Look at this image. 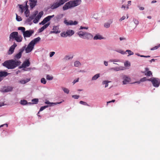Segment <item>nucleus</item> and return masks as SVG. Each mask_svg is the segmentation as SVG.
Wrapping results in <instances>:
<instances>
[{
  "mask_svg": "<svg viewBox=\"0 0 160 160\" xmlns=\"http://www.w3.org/2000/svg\"><path fill=\"white\" fill-rule=\"evenodd\" d=\"M102 38L100 35H96L93 38L94 40L101 39Z\"/></svg>",
  "mask_w": 160,
  "mask_h": 160,
  "instance_id": "473e14b6",
  "label": "nucleus"
},
{
  "mask_svg": "<svg viewBox=\"0 0 160 160\" xmlns=\"http://www.w3.org/2000/svg\"><path fill=\"white\" fill-rule=\"evenodd\" d=\"M21 63V62L19 61L11 59L5 61L2 64L8 69H12L19 65Z\"/></svg>",
  "mask_w": 160,
  "mask_h": 160,
  "instance_id": "f257e3e1",
  "label": "nucleus"
},
{
  "mask_svg": "<svg viewBox=\"0 0 160 160\" xmlns=\"http://www.w3.org/2000/svg\"><path fill=\"white\" fill-rule=\"evenodd\" d=\"M81 2V0L70 1L65 3L63 7V10L64 11L72 7L77 6L80 4Z\"/></svg>",
  "mask_w": 160,
  "mask_h": 160,
  "instance_id": "f03ea898",
  "label": "nucleus"
},
{
  "mask_svg": "<svg viewBox=\"0 0 160 160\" xmlns=\"http://www.w3.org/2000/svg\"><path fill=\"white\" fill-rule=\"evenodd\" d=\"M52 29L53 31H51L50 33H58L60 32V31H58L59 27L58 26H54Z\"/></svg>",
  "mask_w": 160,
  "mask_h": 160,
  "instance_id": "4468645a",
  "label": "nucleus"
},
{
  "mask_svg": "<svg viewBox=\"0 0 160 160\" xmlns=\"http://www.w3.org/2000/svg\"><path fill=\"white\" fill-rule=\"evenodd\" d=\"M112 22H111V23L108 22H106L104 24V27L106 28H109L110 26V24L112 23Z\"/></svg>",
  "mask_w": 160,
  "mask_h": 160,
  "instance_id": "2f4dec72",
  "label": "nucleus"
},
{
  "mask_svg": "<svg viewBox=\"0 0 160 160\" xmlns=\"http://www.w3.org/2000/svg\"><path fill=\"white\" fill-rule=\"evenodd\" d=\"M22 38L21 35H18L16 37L15 40L18 42H21L22 41Z\"/></svg>",
  "mask_w": 160,
  "mask_h": 160,
  "instance_id": "6ab92c4d",
  "label": "nucleus"
},
{
  "mask_svg": "<svg viewBox=\"0 0 160 160\" xmlns=\"http://www.w3.org/2000/svg\"><path fill=\"white\" fill-rule=\"evenodd\" d=\"M115 102V100H112L111 101H108V102H107V105H108V104L109 103H110L111 102Z\"/></svg>",
  "mask_w": 160,
  "mask_h": 160,
  "instance_id": "13d9d810",
  "label": "nucleus"
},
{
  "mask_svg": "<svg viewBox=\"0 0 160 160\" xmlns=\"http://www.w3.org/2000/svg\"><path fill=\"white\" fill-rule=\"evenodd\" d=\"M80 65V63L78 61H76L74 62V65L75 67H78Z\"/></svg>",
  "mask_w": 160,
  "mask_h": 160,
  "instance_id": "58836bf2",
  "label": "nucleus"
},
{
  "mask_svg": "<svg viewBox=\"0 0 160 160\" xmlns=\"http://www.w3.org/2000/svg\"><path fill=\"white\" fill-rule=\"evenodd\" d=\"M61 37H67V35L66 32H63L61 33L60 34Z\"/></svg>",
  "mask_w": 160,
  "mask_h": 160,
  "instance_id": "37998d69",
  "label": "nucleus"
},
{
  "mask_svg": "<svg viewBox=\"0 0 160 160\" xmlns=\"http://www.w3.org/2000/svg\"><path fill=\"white\" fill-rule=\"evenodd\" d=\"M55 52H52L50 53V57H52L55 54Z\"/></svg>",
  "mask_w": 160,
  "mask_h": 160,
  "instance_id": "6e6d98bb",
  "label": "nucleus"
},
{
  "mask_svg": "<svg viewBox=\"0 0 160 160\" xmlns=\"http://www.w3.org/2000/svg\"><path fill=\"white\" fill-rule=\"evenodd\" d=\"M124 65L126 67H130V64L127 61L124 63Z\"/></svg>",
  "mask_w": 160,
  "mask_h": 160,
  "instance_id": "3c124183",
  "label": "nucleus"
},
{
  "mask_svg": "<svg viewBox=\"0 0 160 160\" xmlns=\"http://www.w3.org/2000/svg\"><path fill=\"white\" fill-rule=\"evenodd\" d=\"M99 74H97L95 75L93 77H92V80H96L98 78L99 76Z\"/></svg>",
  "mask_w": 160,
  "mask_h": 160,
  "instance_id": "c756f323",
  "label": "nucleus"
},
{
  "mask_svg": "<svg viewBox=\"0 0 160 160\" xmlns=\"http://www.w3.org/2000/svg\"><path fill=\"white\" fill-rule=\"evenodd\" d=\"M20 103L23 105H26L28 103L27 100H21Z\"/></svg>",
  "mask_w": 160,
  "mask_h": 160,
  "instance_id": "c85d7f7f",
  "label": "nucleus"
},
{
  "mask_svg": "<svg viewBox=\"0 0 160 160\" xmlns=\"http://www.w3.org/2000/svg\"><path fill=\"white\" fill-rule=\"evenodd\" d=\"M29 4L30 9H32L36 5L37 1L36 0H29Z\"/></svg>",
  "mask_w": 160,
  "mask_h": 160,
  "instance_id": "6e6552de",
  "label": "nucleus"
},
{
  "mask_svg": "<svg viewBox=\"0 0 160 160\" xmlns=\"http://www.w3.org/2000/svg\"><path fill=\"white\" fill-rule=\"evenodd\" d=\"M20 8L21 9V13H23L24 11H25L26 9V6H23L22 5H18Z\"/></svg>",
  "mask_w": 160,
  "mask_h": 160,
  "instance_id": "b1692460",
  "label": "nucleus"
},
{
  "mask_svg": "<svg viewBox=\"0 0 160 160\" xmlns=\"http://www.w3.org/2000/svg\"><path fill=\"white\" fill-rule=\"evenodd\" d=\"M6 125L7 126V127H8V125L7 124H3V125H1V126H0V128H1V127H2L4 125Z\"/></svg>",
  "mask_w": 160,
  "mask_h": 160,
  "instance_id": "69168bd1",
  "label": "nucleus"
},
{
  "mask_svg": "<svg viewBox=\"0 0 160 160\" xmlns=\"http://www.w3.org/2000/svg\"><path fill=\"white\" fill-rule=\"evenodd\" d=\"M145 70L146 71L148 72V71H149V69L148 68H145Z\"/></svg>",
  "mask_w": 160,
  "mask_h": 160,
  "instance_id": "774afa93",
  "label": "nucleus"
},
{
  "mask_svg": "<svg viewBox=\"0 0 160 160\" xmlns=\"http://www.w3.org/2000/svg\"><path fill=\"white\" fill-rule=\"evenodd\" d=\"M148 80L151 81L153 86L155 87H158L160 84V79L158 78H152Z\"/></svg>",
  "mask_w": 160,
  "mask_h": 160,
  "instance_id": "39448f33",
  "label": "nucleus"
},
{
  "mask_svg": "<svg viewBox=\"0 0 160 160\" xmlns=\"http://www.w3.org/2000/svg\"><path fill=\"white\" fill-rule=\"evenodd\" d=\"M8 73L6 72H0V77H5L7 76Z\"/></svg>",
  "mask_w": 160,
  "mask_h": 160,
  "instance_id": "5701e85b",
  "label": "nucleus"
},
{
  "mask_svg": "<svg viewBox=\"0 0 160 160\" xmlns=\"http://www.w3.org/2000/svg\"><path fill=\"white\" fill-rule=\"evenodd\" d=\"M126 52H127L128 53L129 55H128V56H129V55H133L134 54V53L133 52L131 51V50H127L126 51Z\"/></svg>",
  "mask_w": 160,
  "mask_h": 160,
  "instance_id": "ea45409f",
  "label": "nucleus"
},
{
  "mask_svg": "<svg viewBox=\"0 0 160 160\" xmlns=\"http://www.w3.org/2000/svg\"><path fill=\"white\" fill-rule=\"evenodd\" d=\"M17 46V44L14 42L13 45L10 47L8 52L9 54H12L14 50Z\"/></svg>",
  "mask_w": 160,
  "mask_h": 160,
  "instance_id": "9d476101",
  "label": "nucleus"
},
{
  "mask_svg": "<svg viewBox=\"0 0 160 160\" xmlns=\"http://www.w3.org/2000/svg\"><path fill=\"white\" fill-rule=\"evenodd\" d=\"M33 33L34 31L32 30H29L25 31L23 32V34L24 39H26V38L30 37L32 36Z\"/></svg>",
  "mask_w": 160,
  "mask_h": 160,
  "instance_id": "423d86ee",
  "label": "nucleus"
},
{
  "mask_svg": "<svg viewBox=\"0 0 160 160\" xmlns=\"http://www.w3.org/2000/svg\"><path fill=\"white\" fill-rule=\"evenodd\" d=\"M54 15L51 16H48L46 18H45L44 19H46V22H48L51 19L54 17Z\"/></svg>",
  "mask_w": 160,
  "mask_h": 160,
  "instance_id": "a878e982",
  "label": "nucleus"
},
{
  "mask_svg": "<svg viewBox=\"0 0 160 160\" xmlns=\"http://www.w3.org/2000/svg\"><path fill=\"white\" fill-rule=\"evenodd\" d=\"M48 107V106H44L42 107L40 109L39 112L42 111L45 108H47Z\"/></svg>",
  "mask_w": 160,
  "mask_h": 160,
  "instance_id": "c03bdc74",
  "label": "nucleus"
},
{
  "mask_svg": "<svg viewBox=\"0 0 160 160\" xmlns=\"http://www.w3.org/2000/svg\"><path fill=\"white\" fill-rule=\"evenodd\" d=\"M85 32H83L82 31H80L78 33V35H79V36L81 38L83 39H85Z\"/></svg>",
  "mask_w": 160,
  "mask_h": 160,
  "instance_id": "a211bd4d",
  "label": "nucleus"
},
{
  "mask_svg": "<svg viewBox=\"0 0 160 160\" xmlns=\"http://www.w3.org/2000/svg\"><path fill=\"white\" fill-rule=\"evenodd\" d=\"M112 70H113L115 71H118L120 70H123V69H121L120 68H112L111 69Z\"/></svg>",
  "mask_w": 160,
  "mask_h": 160,
  "instance_id": "c9c22d12",
  "label": "nucleus"
},
{
  "mask_svg": "<svg viewBox=\"0 0 160 160\" xmlns=\"http://www.w3.org/2000/svg\"><path fill=\"white\" fill-rule=\"evenodd\" d=\"M148 79H146V77H144L142 78H141L140 80V81H139V82H135L134 83H138V84H139L140 83V82H144V81H147V80H148Z\"/></svg>",
  "mask_w": 160,
  "mask_h": 160,
  "instance_id": "7c9ffc66",
  "label": "nucleus"
},
{
  "mask_svg": "<svg viewBox=\"0 0 160 160\" xmlns=\"http://www.w3.org/2000/svg\"><path fill=\"white\" fill-rule=\"evenodd\" d=\"M12 88L11 87H7V88H6L5 89H4L3 90V92H8L9 91H12Z\"/></svg>",
  "mask_w": 160,
  "mask_h": 160,
  "instance_id": "4be33fe9",
  "label": "nucleus"
},
{
  "mask_svg": "<svg viewBox=\"0 0 160 160\" xmlns=\"http://www.w3.org/2000/svg\"><path fill=\"white\" fill-rule=\"evenodd\" d=\"M133 21L136 24V25H138L139 23V22L138 20L136 19H133Z\"/></svg>",
  "mask_w": 160,
  "mask_h": 160,
  "instance_id": "603ef678",
  "label": "nucleus"
},
{
  "mask_svg": "<svg viewBox=\"0 0 160 160\" xmlns=\"http://www.w3.org/2000/svg\"><path fill=\"white\" fill-rule=\"evenodd\" d=\"M88 28H87V27H82V26H81L80 27V29H88Z\"/></svg>",
  "mask_w": 160,
  "mask_h": 160,
  "instance_id": "052dcab7",
  "label": "nucleus"
},
{
  "mask_svg": "<svg viewBox=\"0 0 160 160\" xmlns=\"http://www.w3.org/2000/svg\"><path fill=\"white\" fill-rule=\"evenodd\" d=\"M18 29L19 30H21V31L22 32L23 34V32L25 31V28L24 27H19L18 28Z\"/></svg>",
  "mask_w": 160,
  "mask_h": 160,
  "instance_id": "72a5a7b5",
  "label": "nucleus"
},
{
  "mask_svg": "<svg viewBox=\"0 0 160 160\" xmlns=\"http://www.w3.org/2000/svg\"><path fill=\"white\" fill-rule=\"evenodd\" d=\"M67 36H71L74 34V32L72 30H68L66 31Z\"/></svg>",
  "mask_w": 160,
  "mask_h": 160,
  "instance_id": "412c9836",
  "label": "nucleus"
},
{
  "mask_svg": "<svg viewBox=\"0 0 160 160\" xmlns=\"http://www.w3.org/2000/svg\"><path fill=\"white\" fill-rule=\"evenodd\" d=\"M18 32H12L10 35L9 38L10 39H15L16 37L18 35Z\"/></svg>",
  "mask_w": 160,
  "mask_h": 160,
  "instance_id": "ddd939ff",
  "label": "nucleus"
},
{
  "mask_svg": "<svg viewBox=\"0 0 160 160\" xmlns=\"http://www.w3.org/2000/svg\"><path fill=\"white\" fill-rule=\"evenodd\" d=\"M72 97L74 99H78L79 97V96L78 95H73L72 96Z\"/></svg>",
  "mask_w": 160,
  "mask_h": 160,
  "instance_id": "864d4df0",
  "label": "nucleus"
},
{
  "mask_svg": "<svg viewBox=\"0 0 160 160\" xmlns=\"http://www.w3.org/2000/svg\"><path fill=\"white\" fill-rule=\"evenodd\" d=\"M64 23L67 25H76L78 23V22L76 21H74L73 22L72 20H70L68 22L67 20H65L64 21Z\"/></svg>",
  "mask_w": 160,
  "mask_h": 160,
  "instance_id": "1a4fd4ad",
  "label": "nucleus"
},
{
  "mask_svg": "<svg viewBox=\"0 0 160 160\" xmlns=\"http://www.w3.org/2000/svg\"><path fill=\"white\" fill-rule=\"evenodd\" d=\"M47 22H46V19H45L44 18L43 19V20L40 23V24H42V25H44L46 23H47Z\"/></svg>",
  "mask_w": 160,
  "mask_h": 160,
  "instance_id": "de8ad7c7",
  "label": "nucleus"
},
{
  "mask_svg": "<svg viewBox=\"0 0 160 160\" xmlns=\"http://www.w3.org/2000/svg\"><path fill=\"white\" fill-rule=\"evenodd\" d=\"M122 78L123 79V84H126L129 82L130 81V78L125 75L122 76Z\"/></svg>",
  "mask_w": 160,
  "mask_h": 160,
  "instance_id": "9b49d317",
  "label": "nucleus"
},
{
  "mask_svg": "<svg viewBox=\"0 0 160 160\" xmlns=\"http://www.w3.org/2000/svg\"><path fill=\"white\" fill-rule=\"evenodd\" d=\"M131 1H130L128 2V6L126 7L124 5H123L122 6V8H124V9H126V10H127L128 9V6H130L131 5Z\"/></svg>",
  "mask_w": 160,
  "mask_h": 160,
  "instance_id": "393cba45",
  "label": "nucleus"
},
{
  "mask_svg": "<svg viewBox=\"0 0 160 160\" xmlns=\"http://www.w3.org/2000/svg\"><path fill=\"white\" fill-rule=\"evenodd\" d=\"M25 46H24L20 49L19 50V52L15 55L14 58L17 59L20 58L22 56V53L25 50Z\"/></svg>",
  "mask_w": 160,
  "mask_h": 160,
  "instance_id": "0eeeda50",
  "label": "nucleus"
},
{
  "mask_svg": "<svg viewBox=\"0 0 160 160\" xmlns=\"http://www.w3.org/2000/svg\"><path fill=\"white\" fill-rule=\"evenodd\" d=\"M32 20V19H31V18H30V17H29L27 19V21L28 22H30Z\"/></svg>",
  "mask_w": 160,
  "mask_h": 160,
  "instance_id": "4d7b16f0",
  "label": "nucleus"
},
{
  "mask_svg": "<svg viewBox=\"0 0 160 160\" xmlns=\"http://www.w3.org/2000/svg\"><path fill=\"white\" fill-rule=\"evenodd\" d=\"M30 80V78H27L25 80H20L19 82L22 84H25L26 83L29 82Z\"/></svg>",
  "mask_w": 160,
  "mask_h": 160,
  "instance_id": "aec40b11",
  "label": "nucleus"
},
{
  "mask_svg": "<svg viewBox=\"0 0 160 160\" xmlns=\"http://www.w3.org/2000/svg\"><path fill=\"white\" fill-rule=\"evenodd\" d=\"M104 64L106 66H108V62H106V61H104Z\"/></svg>",
  "mask_w": 160,
  "mask_h": 160,
  "instance_id": "680f3d73",
  "label": "nucleus"
},
{
  "mask_svg": "<svg viewBox=\"0 0 160 160\" xmlns=\"http://www.w3.org/2000/svg\"><path fill=\"white\" fill-rule=\"evenodd\" d=\"M47 22H46V19H45L44 18L43 19V20L40 23V24H42V25H44L46 23H47Z\"/></svg>",
  "mask_w": 160,
  "mask_h": 160,
  "instance_id": "09e8293b",
  "label": "nucleus"
},
{
  "mask_svg": "<svg viewBox=\"0 0 160 160\" xmlns=\"http://www.w3.org/2000/svg\"><path fill=\"white\" fill-rule=\"evenodd\" d=\"M63 90L65 93H66L67 94L69 93V90L67 88H63Z\"/></svg>",
  "mask_w": 160,
  "mask_h": 160,
  "instance_id": "8fccbe9b",
  "label": "nucleus"
},
{
  "mask_svg": "<svg viewBox=\"0 0 160 160\" xmlns=\"http://www.w3.org/2000/svg\"><path fill=\"white\" fill-rule=\"evenodd\" d=\"M45 103L46 104H55V105H56V104H60L61 103H62V102H56V103H51L50 102H49V101H47L46 102H45Z\"/></svg>",
  "mask_w": 160,
  "mask_h": 160,
  "instance_id": "cd10ccee",
  "label": "nucleus"
},
{
  "mask_svg": "<svg viewBox=\"0 0 160 160\" xmlns=\"http://www.w3.org/2000/svg\"><path fill=\"white\" fill-rule=\"evenodd\" d=\"M85 39H91L93 38V36L90 33L86 32L85 36Z\"/></svg>",
  "mask_w": 160,
  "mask_h": 160,
  "instance_id": "f3484780",
  "label": "nucleus"
},
{
  "mask_svg": "<svg viewBox=\"0 0 160 160\" xmlns=\"http://www.w3.org/2000/svg\"><path fill=\"white\" fill-rule=\"evenodd\" d=\"M119 39L120 41L125 40L126 39L125 38L122 37H120Z\"/></svg>",
  "mask_w": 160,
  "mask_h": 160,
  "instance_id": "e2e57ef3",
  "label": "nucleus"
},
{
  "mask_svg": "<svg viewBox=\"0 0 160 160\" xmlns=\"http://www.w3.org/2000/svg\"><path fill=\"white\" fill-rule=\"evenodd\" d=\"M139 9L141 10H143L144 9V8L143 7H140Z\"/></svg>",
  "mask_w": 160,
  "mask_h": 160,
  "instance_id": "0e129e2a",
  "label": "nucleus"
},
{
  "mask_svg": "<svg viewBox=\"0 0 160 160\" xmlns=\"http://www.w3.org/2000/svg\"><path fill=\"white\" fill-rule=\"evenodd\" d=\"M79 103H80L81 104H83V105H85L89 106V105L86 102H84L82 101H80Z\"/></svg>",
  "mask_w": 160,
  "mask_h": 160,
  "instance_id": "49530a36",
  "label": "nucleus"
},
{
  "mask_svg": "<svg viewBox=\"0 0 160 160\" xmlns=\"http://www.w3.org/2000/svg\"><path fill=\"white\" fill-rule=\"evenodd\" d=\"M126 18V17L124 16H123L122 18H121L119 20V21H122L123 20H124Z\"/></svg>",
  "mask_w": 160,
  "mask_h": 160,
  "instance_id": "5fc2aeb1",
  "label": "nucleus"
},
{
  "mask_svg": "<svg viewBox=\"0 0 160 160\" xmlns=\"http://www.w3.org/2000/svg\"><path fill=\"white\" fill-rule=\"evenodd\" d=\"M32 103L29 102V103L30 104L37 103L38 102V100L37 98H35L32 99Z\"/></svg>",
  "mask_w": 160,
  "mask_h": 160,
  "instance_id": "bb28decb",
  "label": "nucleus"
},
{
  "mask_svg": "<svg viewBox=\"0 0 160 160\" xmlns=\"http://www.w3.org/2000/svg\"><path fill=\"white\" fill-rule=\"evenodd\" d=\"M30 62L28 60H27L23 62L21 66L20 67V68H24L27 67H28L30 65Z\"/></svg>",
  "mask_w": 160,
  "mask_h": 160,
  "instance_id": "f8f14e48",
  "label": "nucleus"
},
{
  "mask_svg": "<svg viewBox=\"0 0 160 160\" xmlns=\"http://www.w3.org/2000/svg\"><path fill=\"white\" fill-rule=\"evenodd\" d=\"M41 82L43 84H45L46 83V81L44 78H42L41 79Z\"/></svg>",
  "mask_w": 160,
  "mask_h": 160,
  "instance_id": "a18cd8bd",
  "label": "nucleus"
},
{
  "mask_svg": "<svg viewBox=\"0 0 160 160\" xmlns=\"http://www.w3.org/2000/svg\"><path fill=\"white\" fill-rule=\"evenodd\" d=\"M108 82L107 81H104L102 83L103 84H105V88L107 87L108 86Z\"/></svg>",
  "mask_w": 160,
  "mask_h": 160,
  "instance_id": "a19ab883",
  "label": "nucleus"
},
{
  "mask_svg": "<svg viewBox=\"0 0 160 160\" xmlns=\"http://www.w3.org/2000/svg\"><path fill=\"white\" fill-rule=\"evenodd\" d=\"M41 39L39 37H38L32 40L28 44L27 48H25V51L26 53L31 52L33 49L35 45Z\"/></svg>",
  "mask_w": 160,
  "mask_h": 160,
  "instance_id": "7ed1b4c3",
  "label": "nucleus"
},
{
  "mask_svg": "<svg viewBox=\"0 0 160 160\" xmlns=\"http://www.w3.org/2000/svg\"><path fill=\"white\" fill-rule=\"evenodd\" d=\"M160 47V44H159L158 46H155L154 47L151 48L150 50H154L158 49Z\"/></svg>",
  "mask_w": 160,
  "mask_h": 160,
  "instance_id": "e433bc0d",
  "label": "nucleus"
},
{
  "mask_svg": "<svg viewBox=\"0 0 160 160\" xmlns=\"http://www.w3.org/2000/svg\"><path fill=\"white\" fill-rule=\"evenodd\" d=\"M38 13V11L37 10H36L29 17L32 20L34 19L33 22L35 23H38L40 19L43 14V12L42 11L40 12L36 16Z\"/></svg>",
  "mask_w": 160,
  "mask_h": 160,
  "instance_id": "20e7f679",
  "label": "nucleus"
},
{
  "mask_svg": "<svg viewBox=\"0 0 160 160\" xmlns=\"http://www.w3.org/2000/svg\"><path fill=\"white\" fill-rule=\"evenodd\" d=\"M50 24V22H48L46 24L44 25L39 29V32H42Z\"/></svg>",
  "mask_w": 160,
  "mask_h": 160,
  "instance_id": "dca6fc26",
  "label": "nucleus"
},
{
  "mask_svg": "<svg viewBox=\"0 0 160 160\" xmlns=\"http://www.w3.org/2000/svg\"><path fill=\"white\" fill-rule=\"evenodd\" d=\"M16 19L18 21H22V18L20 16H18L17 14H16Z\"/></svg>",
  "mask_w": 160,
  "mask_h": 160,
  "instance_id": "79ce46f5",
  "label": "nucleus"
},
{
  "mask_svg": "<svg viewBox=\"0 0 160 160\" xmlns=\"http://www.w3.org/2000/svg\"><path fill=\"white\" fill-rule=\"evenodd\" d=\"M156 2H157L156 1V0H153V1H152L151 3H154Z\"/></svg>",
  "mask_w": 160,
  "mask_h": 160,
  "instance_id": "338daca9",
  "label": "nucleus"
},
{
  "mask_svg": "<svg viewBox=\"0 0 160 160\" xmlns=\"http://www.w3.org/2000/svg\"><path fill=\"white\" fill-rule=\"evenodd\" d=\"M145 75L148 76H151L152 75V73L151 71H148L145 73Z\"/></svg>",
  "mask_w": 160,
  "mask_h": 160,
  "instance_id": "f704fd0d",
  "label": "nucleus"
},
{
  "mask_svg": "<svg viewBox=\"0 0 160 160\" xmlns=\"http://www.w3.org/2000/svg\"><path fill=\"white\" fill-rule=\"evenodd\" d=\"M78 80H79V78H77L76 80H75L73 83V84H75L76 82H77L78 81Z\"/></svg>",
  "mask_w": 160,
  "mask_h": 160,
  "instance_id": "bf43d9fd",
  "label": "nucleus"
},
{
  "mask_svg": "<svg viewBox=\"0 0 160 160\" xmlns=\"http://www.w3.org/2000/svg\"><path fill=\"white\" fill-rule=\"evenodd\" d=\"M28 2V1L27 2H26V9L24 11V14L26 17H28L30 15V11L28 9V6L27 5V3Z\"/></svg>",
  "mask_w": 160,
  "mask_h": 160,
  "instance_id": "2eb2a0df",
  "label": "nucleus"
},
{
  "mask_svg": "<svg viewBox=\"0 0 160 160\" xmlns=\"http://www.w3.org/2000/svg\"><path fill=\"white\" fill-rule=\"evenodd\" d=\"M46 78L48 80H51L53 79V77L52 76H50L49 75H48L46 76Z\"/></svg>",
  "mask_w": 160,
  "mask_h": 160,
  "instance_id": "4c0bfd02",
  "label": "nucleus"
}]
</instances>
